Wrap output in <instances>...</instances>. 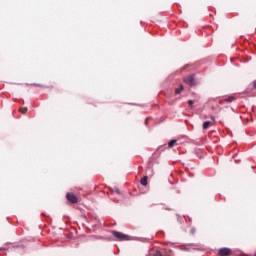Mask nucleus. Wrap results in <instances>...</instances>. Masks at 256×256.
Segmentation results:
<instances>
[{"label": "nucleus", "mask_w": 256, "mask_h": 256, "mask_svg": "<svg viewBox=\"0 0 256 256\" xmlns=\"http://www.w3.org/2000/svg\"><path fill=\"white\" fill-rule=\"evenodd\" d=\"M27 107H21L19 108V112L22 113V115H25L27 113Z\"/></svg>", "instance_id": "obj_9"}, {"label": "nucleus", "mask_w": 256, "mask_h": 256, "mask_svg": "<svg viewBox=\"0 0 256 256\" xmlns=\"http://www.w3.org/2000/svg\"><path fill=\"white\" fill-rule=\"evenodd\" d=\"M147 176H144L141 180L140 183L141 185H143L144 187H147Z\"/></svg>", "instance_id": "obj_7"}, {"label": "nucleus", "mask_w": 256, "mask_h": 256, "mask_svg": "<svg viewBox=\"0 0 256 256\" xmlns=\"http://www.w3.org/2000/svg\"><path fill=\"white\" fill-rule=\"evenodd\" d=\"M114 193H117V195H119V194L121 193V191H119L118 188H115V189H114Z\"/></svg>", "instance_id": "obj_11"}, {"label": "nucleus", "mask_w": 256, "mask_h": 256, "mask_svg": "<svg viewBox=\"0 0 256 256\" xmlns=\"http://www.w3.org/2000/svg\"><path fill=\"white\" fill-rule=\"evenodd\" d=\"M175 143H177V140H171L169 143H168V147L171 149L173 148V146L175 145Z\"/></svg>", "instance_id": "obj_10"}, {"label": "nucleus", "mask_w": 256, "mask_h": 256, "mask_svg": "<svg viewBox=\"0 0 256 256\" xmlns=\"http://www.w3.org/2000/svg\"><path fill=\"white\" fill-rule=\"evenodd\" d=\"M218 255H220V256H229V255H231V249L222 248V249L219 250Z\"/></svg>", "instance_id": "obj_5"}, {"label": "nucleus", "mask_w": 256, "mask_h": 256, "mask_svg": "<svg viewBox=\"0 0 256 256\" xmlns=\"http://www.w3.org/2000/svg\"><path fill=\"white\" fill-rule=\"evenodd\" d=\"M252 87H253V89H256V80H255V81H253V83H252Z\"/></svg>", "instance_id": "obj_14"}, {"label": "nucleus", "mask_w": 256, "mask_h": 256, "mask_svg": "<svg viewBox=\"0 0 256 256\" xmlns=\"http://www.w3.org/2000/svg\"><path fill=\"white\" fill-rule=\"evenodd\" d=\"M212 121H206L203 123V129H209V127H213L215 125V117L211 116Z\"/></svg>", "instance_id": "obj_4"}, {"label": "nucleus", "mask_w": 256, "mask_h": 256, "mask_svg": "<svg viewBox=\"0 0 256 256\" xmlns=\"http://www.w3.org/2000/svg\"><path fill=\"white\" fill-rule=\"evenodd\" d=\"M188 105H189L190 107H193V100H189V101H188Z\"/></svg>", "instance_id": "obj_12"}, {"label": "nucleus", "mask_w": 256, "mask_h": 256, "mask_svg": "<svg viewBox=\"0 0 256 256\" xmlns=\"http://www.w3.org/2000/svg\"><path fill=\"white\" fill-rule=\"evenodd\" d=\"M234 100H235V97H233V96H230V97H227L224 99V101L226 103H233Z\"/></svg>", "instance_id": "obj_8"}, {"label": "nucleus", "mask_w": 256, "mask_h": 256, "mask_svg": "<svg viewBox=\"0 0 256 256\" xmlns=\"http://www.w3.org/2000/svg\"><path fill=\"white\" fill-rule=\"evenodd\" d=\"M183 89V84H181L178 88L175 89V95H181V91H183Z\"/></svg>", "instance_id": "obj_6"}, {"label": "nucleus", "mask_w": 256, "mask_h": 256, "mask_svg": "<svg viewBox=\"0 0 256 256\" xmlns=\"http://www.w3.org/2000/svg\"><path fill=\"white\" fill-rule=\"evenodd\" d=\"M184 82L189 85L190 87H195V85L197 84L195 82V74H191L189 76H187L186 78H184Z\"/></svg>", "instance_id": "obj_2"}, {"label": "nucleus", "mask_w": 256, "mask_h": 256, "mask_svg": "<svg viewBox=\"0 0 256 256\" xmlns=\"http://www.w3.org/2000/svg\"><path fill=\"white\" fill-rule=\"evenodd\" d=\"M112 235L113 237L117 238L118 241H129L131 239L129 235L117 232L115 230L112 231Z\"/></svg>", "instance_id": "obj_1"}, {"label": "nucleus", "mask_w": 256, "mask_h": 256, "mask_svg": "<svg viewBox=\"0 0 256 256\" xmlns=\"http://www.w3.org/2000/svg\"><path fill=\"white\" fill-rule=\"evenodd\" d=\"M153 256H161V252L157 251L153 254Z\"/></svg>", "instance_id": "obj_13"}, {"label": "nucleus", "mask_w": 256, "mask_h": 256, "mask_svg": "<svg viewBox=\"0 0 256 256\" xmlns=\"http://www.w3.org/2000/svg\"><path fill=\"white\" fill-rule=\"evenodd\" d=\"M66 197H67V199H68V201H69L70 203H77V202L79 201V199L77 198V196H75V194H73V193H67V194H66Z\"/></svg>", "instance_id": "obj_3"}]
</instances>
